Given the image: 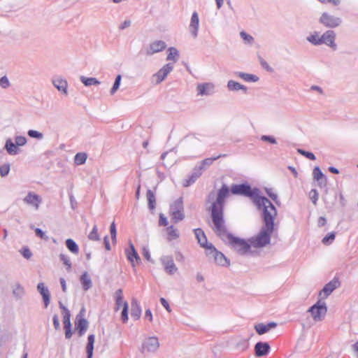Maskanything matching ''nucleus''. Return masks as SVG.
<instances>
[{
    "label": "nucleus",
    "instance_id": "nucleus-1",
    "mask_svg": "<svg viewBox=\"0 0 358 358\" xmlns=\"http://www.w3.org/2000/svg\"><path fill=\"white\" fill-rule=\"evenodd\" d=\"M263 218L264 224L259 233L249 239L253 248H263L269 244L271 236L274 230L273 220L277 216V210L274 206H269L264 210Z\"/></svg>",
    "mask_w": 358,
    "mask_h": 358
},
{
    "label": "nucleus",
    "instance_id": "nucleus-2",
    "mask_svg": "<svg viewBox=\"0 0 358 358\" xmlns=\"http://www.w3.org/2000/svg\"><path fill=\"white\" fill-rule=\"evenodd\" d=\"M222 229H221V230H220L218 227H213V229L215 232L223 241L227 242L238 254L241 255H246L252 252V248H253V246L250 243L249 240L245 241L229 234L226 230L224 224H222Z\"/></svg>",
    "mask_w": 358,
    "mask_h": 358
},
{
    "label": "nucleus",
    "instance_id": "nucleus-3",
    "mask_svg": "<svg viewBox=\"0 0 358 358\" xmlns=\"http://www.w3.org/2000/svg\"><path fill=\"white\" fill-rule=\"evenodd\" d=\"M231 192L234 194H242L250 196L260 210H264L269 206H273L271 201L264 196H261L259 189H251L248 185H238L231 187Z\"/></svg>",
    "mask_w": 358,
    "mask_h": 358
},
{
    "label": "nucleus",
    "instance_id": "nucleus-4",
    "mask_svg": "<svg viewBox=\"0 0 358 358\" xmlns=\"http://www.w3.org/2000/svg\"><path fill=\"white\" fill-rule=\"evenodd\" d=\"M229 188L224 185L219 191L216 201L212 206V219L213 227H218L220 230L222 229V226L224 224L223 219V203L224 199L229 194Z\"/></svg>",
    "mask_w": 358,
    "mask_h": 358
},
{
    "label": "nucleus",
    "instance_id": "nucleus-5",
    "mask_svg": "<svg viewBox=\"0 0 358 358\" xmlns=\"http://www.w3.org/2000/svg\"><path fill=\"white\" fill-rule=\"evenodd\" d=\"M308 312L310 313L315 322H322L324 320L327 313V304L324 301L318 299L317 303L308 309Z\"/></svg>",
    "mask_w": 358,
    "mask_h": 358
},
{
    "label": "nucleus",
    "instance_id": "nucleus-6",
    "mask_svg": "<svg viewBox=\"0 0 358 358\" xmlns=\"http://www.w3.org/2000/svg\"><path fill=\"white\" fill-rule=\"evenodd\" d=\"M169 215L174 223H178L185 218L183 203L181 198L174 201L170 206Z\"/></svg>",
    "mask_w": 358,
    "mask_h": 358
},
{
    "label": "nucleus",
    "instance_id": "nucleus-7",
    "mask_svg": "<svg viewBox=\"0 0 358 358\" xmlns=\"http://www.w3.org/2000/svg\"><path fill=\"white\" fill-rule=\"evenodd\" d=\"M174 66L171 63H167L164 64L161 69H159L151 77V82L154 85H159L162 83L169 76V74L173 71Z\"/></svg>",
    "mask_w": 358,
    "mask_h": 358
},
{
    "label": "nucleus",
    "instance_id": "nucleus-8",
    "mask_svg": "<svg viewBox=\"0 0 358 358\" xmlns=\"http://www.w3.org/2000/svg\"><path fill=\"white\" fill-rule=\"evenodd\" d=\"M160 343L156 336H149L145 338L141 345V352L143 354L155 353L159 348Z\"/></svg>",
    "mask_w": 358,
    "mask_h": 358
},
{
    "label": "nucleus",
    "instance_id": "nucleus-9",
    "mask_svg": "<svg viewBox=\"0 0 358 358\" xmlns=\"http://www.w3.org/2000/svg\"><path fill=\"white\" fill-rule=\"evenodd\" d=\"M320 22L326 27L336 28L342 24V20L339 17L331 15L328 13H323L320 17Z\"/></svg>",
    "mask_w": 358,
    "mask_h": 358
},
{
    "label": "nucleus",
    "instance_id": "nucleus-10",
    "mask_svg": "<svg viewBox=\"0 0 358 358\" xmlns=\"http://www.w3.org/2000/svg\"><path fill=\"white\" fill-rule=\"evenodd\" d=\"M51 82L62 96H67L69 95V83L66 79L62 76H55L52 78Z\"/></svg>",
    "mask_w": 358,
    "mask_h": 358
},
{
    "label": "nucleus",
    "instance_id": "nucleus-11",
    "mask_svg": "<svg viewBox=\"0 0 358 358\" xmlns=\"http://www.w3.org/2000/svg\"><path fill=\"white\" fill-rule=\"evenodd\" d=\"M84 309L80 310V313L77 315L75 322L76 329L77 330L80 337L83 336L85 334L89 325L88 322L84 318Z\"/></svg>",
    "mask_w": 358,
    "mask_h": 358
},
{
    "label": "nucleus",
    "instance_id": "nucleus-12",
    "mask_svg": "<svg viewBox=\"0 0 358 358\" xmlns=\"http://www.w3.org/2000/svg\"><path fill=\"white\" fill-rule=\"evenodd\" d=\"M207 255L213 258L215 262L220 266H227L229 264L225 256L222 253L217 251L211 244L209 245Z\"/></svg>",
    "mask_w": 358,
    "mask_h": 358
},
{
    "label": "nucleus",
    "instance_id": "nucleus-13",
    "mask_svg": "<svg viewBox=\"0 0 358 358\" xmlns=\"http://www.w3.org/2000/svg\"><path fill=\"white\" fill-rule=\"evenodd\" d=\"M200 20L199 14L196 11H194L192 13L189 24L188 26V30L193 38H196L199 34Z\"/></svg>",
    "mask_w": 358,
    "mask_h": 358
},
{
    "label": "nucleus",
    "instance_id": "nucleus-14",
    "mask_svg": "<svg viewBox=\"0 0 358 358\" xmlns=\"http://www.w3.org/2000/svg\"><path fill=\"white\" fill-rule=\"evenodd\" d=\"M166 44L161 40H156L151 42L145 48V54L147 56H152L156 53L160 52L165 50Z\"/></svg>",
    "mask_w": 358,
    "mask_h": 358
},
{
    "label": "nucleus",
    "instance_id": "nucleus-15",
    "mask_svg": "<svg viewBox=\"0 0 358 358\" xmlns=\"http://www.w3.org/2000/svg\"><path fill=\"white\" fill-rule=\"evenodd\" d=\"M339 285L340 283L338 280H333L326 284L319 293V299L324 301Z\"/></svg>",
    "mask_w": 358,
    "mask_h": 358
},
{
    "label": "nucleus",
    "instance_id": "nucleus-16",
    "mask_svg": "<svg viewBox=\"0 0 358 358\" xmlns=\"http://www.w3.org/2000/svg\"><path fill=\"white\" fill-rule=\"evenodd\" d=\"M22 145V136H19L15 138V142L10 138L6 140L5 144V149L9 155H14L18 153L19 147Z\"/></svg>",
    "mask_w": 358,
    "mask_h": 358
},
{
    "label": "nucleus",
    "instance_id": "nucleus-17",
    "mask_svg": "<svg viewBox=\"0 0 358 358\" xmlns=\"http://www.w3.org/2000/svg\"><path fill=\"white\" fill-rule=\"evenodd\" d=\"M24 201L34 210H38L42 203V198L36 193L30 192L24 198Z\"/></svg>",
    "mask_w": 358,
    "mask_h": 358
},
{
    "label": "nucleus",
    "instance_id": "nucleus-18",
    "mask_svg": "<svg viewBox=\"0 0 358 358\" xmlns=\"http://www.w3.org/2000/svg\"><path fill=\"white\" fill-rule=\"evenodd\" d=\"M335 41L336 34L334 31L328 30L321 35V45L324 44L331 48L333 50L337 49V45Z\"/></svg>",
    "mask_w": 358,
    "mask_h": 358
},
{
    "label": "nucleus",
    "instance_id": "nucleus-19",
    "mask_svg": "<svg viewBox=\"0 0 358 358\" xmlns=\"http://www.w3.org/2000/svg\"><path fill=\"white\" fill-rule=\"evenodd\" d=\"M196 90L199 96H210L215 92V85L213 83H199L196 86Z\"/></svg>",
    "mask_w": 358,
    "mask_h": 358
},
{
    "label": "nucleus",
    "instance_id": "nucleus-20",
    "mask_svg": "<svg viewBox=\"0 0 358 358\" xmlns=\"http://www.w3.org/2000/svg\"><path fill=\"white\" fill-rule=\"evenodd\" d=\"M160 260L167 273L173 275L178 271V268L171 256H163L161 257Z\"/></svg>",
    "mask_w": 358,
    "mask_h": 358
},
{
    "label": "nucleus",
    "instance_id": "nucleus-21",
    "mask_svg": "<svg viewBox=\"0 0 358 358\" xmlns=\"http://www.w3.org/2000/svg\"><path fill=\"white\" fill-rule=\"evenodd\" d=\"M125 253L127 259L131 263L133 268H134L136 264L141 262L140 257L131 243H129V248L125 250Z\"/></svg>",
    "mask_w": 358,
    "mask_h": 358
},
{
    "label": "nucleus",
    "instance_id": "nucleus-22",
    "mask_svg": "<svg viewBox=\"0 0 358 358\" xmlns=\"http://www.w3.org/2000/svg\"><path fill=\"white\" fill-rule=\"evenodd\" d=\"M71 315L67 308H64V314L63 316L64 328L65 329V337L67 339L71 338L72 336L71 323L70 320Z\"/></svg>",
    "mask_w": 358,
    "mask_h": 358
},
{
    "label": "nucleus",
    "instance_id": "nucleus-23",
    "mask_svg": "<svg viewBox=\"0 0 358 358\" xmlns=\"http://www.w3.org/2000/svg\"><path fill=\"white\" fill-rule=\"evenodd\" d=\"M165 234L166 240L169 242L177 240L180 237L178 229L173 225H170L165 229Z\"/></svg>",
    "mask_w": 358,
    "mask_h": 358
},
{
    "label": "nucleus",
    "instance_id": "nucleus-24",
    "mask_svg": "<svg viewBox=\"0 0 358 358\" xmlns=\"http://www.w3.org/2000/svg\"><path fill=\"white\" fill-rule=\"evenodd\" d=\"M313 176V179L317 182L319 187H322L327 185V178L318 166L314 168Z\"/></svg>",
    "mask_w": 358,
    "mask_h": 358
},
{
    "label": "nucleus",
    "instance_id": "nucleus-25",
    "mask_svg": "<svg viewBox=\"0 0 358 358\" xmlns=\"http://www.w3.org/2000/svg\"><path fill=\"white\" fill-rule=\"evenodd\" d=\"M37 289L42 295L45 307L47 308L50 300V294L48 289L45 286L43 282H39L37 285Z\"/></svg>",
    "mask_w": 358,
    "mask_h": 358
},
{
    "label": "nucleus",
    "instance_id": "nucleus-26",
    "mask_svg": "<svg viewBox=\"0 0 358 358\" xmlns=\"http://www.w3.org/2000/svg\"><path fill=\"white\" fill-rule=\"evenodd\" d=\"M255 354L257 357L266 355L270 350V346L267 343H257L255 346Z\"/></svg>",
    "mask_w": 358,
    "mask_h": 358
},
{
    "label": "nucleus",
    "instance_id": "nucleus-27",
    "mask_svg": "<svg viewBox=\"0 0 358 358\" xmlns=\"http://www.w3.org/2000/svg\"><path fill=\"white\" fill-rule=\"evenodd\" d=\"M227 89L231 92L243 91L244 93L247 92L248 88L241 83L236 82L233 80H230L227 82Z\"/></svg>",
    "mask_w": 358,
    "mask_h": 358
},
{
    "label": "nucleus",
    "instance_id": "nucleus-28",
    "mask_svg": "<svg viewBox=\"0 0 358 358\" xmlns=\"http://www.w3.org/2000/svg\"><path fill=\"white\" fill-rule=\"evenodd\" d=\"M194 234L200 245L205 248L208 251L209 245H208L207 238L203 231L201 229H194Z\"/></svg>",
    "mask_w": 358,
    "mask_h": 358
},
{
    "label": "nucleus",
    "instance_id": "nucleus-29",
    "mask_svg": "<svg viewBox=\"0 0 358 358\" xmlns=\"http://www.w3.org/2000/svg\"><path fill=\"white\" fill-rule=\"evenodd\" d=\"M168 55L166 57V60L173 64L174 66V64L176 63L179 59V51L174 47H171L168 49Z\"/></svg>",
    "mask_w": 358,
    "mask_h": 358
},
{
    "label": "nucleus",
    "instance_id": "nucleus-30",
    "mask_svg": "<svg viewBox=\"0 0 358 358\" xmlns=\"http://www.w3.org/2000/svg\"><path fill=\"white\" fill-rule=\"evenodd\" d=\"M82 287L85 291L88 290L92 287L91 278L87 272H84L80 278Z\"/></svg>",
    "mask_w": 358,
    "mask_h": 358
},
{
    "label": "nucleus",
    "instance_id": "nucleus-31",
    "mask_svg": "<svg viewBox=\"0 0 358 358\" xmlns=\"http://www.w3.org/2000/svg\"><path fill=\"white\" fill-rule=\"evenodd\" d=\"M220 156H217L214 158H207L204 160H202L196 166V169L197 171H201V174L202 173V171L205 170L206 168L210 166L213 162L216 160L217 159L220 158Z\"/></svg>",
    "mask_w": 358,
    "mask_h": 358
},
{
    "label": "nucleus",
    "instance_id": "nucleus-32",
    "mask_svg": "<svg viewBox=\"0 0 358 358\" xmlns=\"http://www.w3.org/2000/svg\"><path fill=\"white\" fill-rule=\"evenodd\" d=\"M94 340H95V336L94 334H90L88 336L87 343L86 345V352L87 354V358L92 357Z\"/></svg>",
    "mask_w": 358,
    "mask_h": 358
},
{
    "label": "nucleus",
    "instance_id": "nucleus-33",
    "mask_svg": "<svg viewBox=\"0 0 358 358\" xmlns=\"http://www.w3.org/2000/svg\"><path fill=\"white\" fill-rule=\"evenodd\" d=\"M236 76L238 78L243 79V80L246 82H252V83H256L259 80V78L253 74H250L247 73L243 72H237L236 73Z\"/></svg>",
    "mask_w": 358,
    "mask_h": 358
},
{
    "label": "nucleus",
    "instance_id": "nucleus-34",
    "mask_svg": "<svg viewBox=\"0 0 358 358\" xmlns=\"http://www.w3.org/2000/svg\"><path fill=\"white\" fill-rule=\"evenodd\" d=\"M306 40L314 45H321V35L317 31H314L308 35L306 37Z\"/></svg>",
    "mask_w": 358,
    "mask_h": 358
},
{
    "label": "nucleus",
    "instance_id": "nucleus-35",
    "mask_svg": "<svg viewBox=\"0 0 358 358\" xmlns=\"http://www.w3.org/2000/svg\"><path fill=\"white\" fill-rule=\"evenodd\" d=\"M131 315L135 320H138L141 317V308L136 301H133L131 303Z\"/></svg>",
    "mask_w": 358,
    "mask_h": 358
},
{
    "label": "nucleus",
    "instance_id": "nucleus-36",
    "mask_svg": "<svg viewBox=\"0 0 358 358\" xmlns=\"http://www.w3.org/2000/svg\"><path fill=\"white\" fill-rule=\"evenodd\" d=\"M66 246L69 250L74 255H77L79 252V248L76 243L71 238H68L66 241Z\"/></svg>",
    "mask_w": 358,
    "mask_h": 358
},
{
    "label": "nucleus",
    "instance_id": "nucleus-37",
    "mask_svg": "<svg viewBox=\"0 0 358 358\" xmlns=\"http://www.w3.org/2000/svg\"><path fill=\"white\" fill-rule=\"evenodd\" d=\"M80 80L85 86L96 85L100 84V82L95 78H86L85 76H81Z\"/></svg>",
    "mask_w": 358,
    "mask_h": 358
},
{
    "label": "nucleus",
    "instance_id": "nucleus-38",
    "mask_svg": "<svg viewBox=\"0 0 358 358\" xmlns=\"http://www.w3.org/2000/svg\"><path fill=\"white\" fill-rule=\"evenodd\" d=\"M201 176V171H197L196 170L192 174V176L186 180H185L183 185L185 187H188L191 184L194 183L195 180L199 178Z\"/></svg>",
    "mask_w": 358,
    "mask_h": 358
},
{
    "label": "nucleus",
    "instance_id": "nucleus-39",
    "mask_svg": "<svg viewBox=\"0 0 358 358\" xmlns=\"http://www.w3.org/2000/svg\"><path fill=\"white\" fill-rule=\"evenodd\" d=\"M87 155L85 152H78L74 157V162L76 165H81L85 163L87 160Z\"/></svg>",
    "mask_w": 358,
    "mask_h": 358
},
{
    "label": "nucleus",
    "instance_id": "nucleus-40",
    "mask_svg": "<svg viewBox=\"0 0 358 358\" xmlns=\"http://www.w3.org/2000/svg\"><path fill=\"white\" fill-rule=\"evenodd\" d=\"M147 199L150 209L153 210L155 207V196L152 191L150 189L148 190L147 192Z\"/></svg>",
    "mask_w": 358,
    "mask_h": 358
},
{
    "label": "nucleus",
    "instance_id": "nucleus-41",
    "mask_svg": "<svg viewBox=\"0 0 358 358\" xmlns=\"http://www.w3.org/2000/svg\"><path fill=\"white\" fill-rule=\"evenodd\" d=\"M122 80L121 75H117L115 78V80L112 88L110 90V95H113L119 89Z\"/></svg>",
    "mask_w": 358,
    "mask_h": 358
},
{
    "label": "nucleus",
    "instance_id": "nucleus-42",
    "mask_svg": "<svg viewBox=\"0 0 358 358\" xmlns=\"http://www.w3.org/2000/svg\"><path fill=\"white\" fill-rule=\"evenodd\" d=\"M88 238L91 241H99L100 237L98 234V228L96 225H94L91 232L88 235Z\"/></svg>",
    "mask_w": 358,
    "mask_h": 358
},
{
    "label": "nucleus",
    "instance_id": "nucleus-43",
    "mask_svg": "<svg viewBox=\"0 0 358 358\" xmlns=\"http://www.w3.org/2000/svg\"><path fill=\"white\" fill-rule=\"evenodd\" d=\"M255 329L256 331L257 332V334L259 335L266 334V332H268L269 331L267 327V325L264 324L263 323H259V324H256L255 326Z\"/></svg>",
    "mask_w": 358,
    "mask_h": 358
},
{
    "label": "nucleus",
    "instance_id": "nucleus-44",
    "mask_svg": "<svg viewBox=\"0 0 358 358\" xmlns=\"http://www.w3.org/2000/svg\"><path fill=\"white\" fill-rule=\"evenodd\" d=\"M59 259L63 262V264L66 266V270L68 271H71V262L70 258L64 254H60Z\"/></svg>",
    "mask_w": 358,
    "mask_h": 358
},
{
    "label": "nucleus",
    "instance_id": "nucleus-45",
    "mask_svg": "<svg viewBox=\"0 0 358 358\" xmlns=\"http://www.w3.org/2000/svg\"><path fill=\"white\" fill-rule=\"evenodd\" d=\"M27 134L29 137L38 140H41L43 138V134L41 132L36 130H29Z\"/></svg>",
    "mask_w": 358,
    "mask_h": 358
},
{
    "label": "nucleus",
    "instance_id": "nucleus-46",
    "mask_svg": "<svg viewBox=\"0 0 358 358\" xmlns=\"http://www.w3.org/2000/svg\"><path fill=\"white\" fill-rule=\"evenodd\" d=\"M335 239V234L331 232L327 236L324 237L322 240V243L324 245H330Z\"/></svg>",
    "mask_w": 358,
    "mask_h": 358
},
{
    "label": "nucleus",
    "instance_id": "nucleus-47",
    "mask_svg": "<svg viewBox=\"0 0 358 358\" xmlns=\"http://www.w3.org/2000/svg\"><path fill=\"white\" fill-rule=\"evenodd\" d=\"M266 192L268 195V196L275 202V203L278 204L279 201L278 198V194L274 192L273 189L271 188H266Z\"/></svg>",
    "mask_w": 358,
    "mask_h": 358
},
{
    "label": "nucleus",
    "instance_id": "nucleus-48",
    "mask_svg": "<svg viewBox=\"0 0 358 358\" xmlns=\"http://www.w3.org/2000/svg\"><path fill=\"white\" fill-rule=\"evenodd\" d=\"M128 309L129 305L128 303H124V307L122 308L121 319L123 322L126 323L128 321Z\"/></svg>",
    "mask_w": 358,
    "mask_h": 358
},
{
    "label": "nucleus",
    "instance_id": "nucleus-49",
    "mask_svg": "<svg viewBox=\"0 0 358 358\" xmlns=\"http://www.w3.org/2000/svg\"><path fill=\"white\" fill-rule=\"evenodd\" d=\"M260 140L264 142H268L271 144H277V140L272 136L263 135L260 137Z\"/></svg>",
    "mask_w": 358,
    "mask_h": 358
},
{
    "label": "nucleus",
    "instance_id": "nucleus-50",
    "mask_svg": "<svg viewBox=\"0 0 358 358\" xmlns=\"http://www.w3.org/2000/svg\"><path fill=\"white\" fill-rule=\"evenodd\" d=\"M309 197L314 205L317 204L318 200V192L316 189H312L309 192Z\"/></svg>",
    "mask_w": 358,
    "mask_h": 358
},
{
    "label": "nucleus",
    "instance_id": "nucleus-51",
    "mask_svg": "<svg viewBox=\"0 0 358 358\" xmlns=\"http://www.w3.org/2000/svg\"><path fill=\"white\" fill-rule=\"evenodd\" d=\"M10 171V165L9 164H3L0 166V175L1 177L6 176Z\"/></svg>",
    "mask_w": 358,
    "mask_h": 358
},
{
    "label": "nucleus",
    "instance_id": "nucleus-52",
    "mask_svg": "<svg viewBox=\"0 0 358 358\" xmlns=\"http://www.w3.org/2000/svg\"><path fill=\"white\" fill-rule=\"evenodd\" d=\"M240 36L243 38V40L248 43H252L253 41L252 36L244 31H241L240 33Z\"/></svg>",
    "mask_w": 358,
    "mask_h": 358
},
{
    "label": "nucleus",
    "instance_id": "nucleus-53",
    "mask_svg": "<svg viewBox=\"0 0 358 358\" xmlns=\"http://www.w3.org/2000/svg\"><path fill=\"white\" fill-rule=\"evenodd\" d=\"M298 152L301 154L302 155L305 156L306 157H307L308 159H309L310 160L315 159V156L313 152H307V151H305L303 150H300V149L298 150Z\"/></svg>",
    "mask_w": 358,
    "mask_h": 358
},
{
    "label": "nucleus",
    "instance_id": "nucleus-54",
    "mask_svg": "<svg viewBox=\"0 0 358 358\" xmlns=\"http://www.w3.org/2000/svg\"><path fill=\"white\" fill-rule=\"evenodd\" d=\"M9 85H10V82L6 76H4L0 78V86L2 88L6 89L9 87Z\"/></svg>",
    "mask_w": 358,
    "mask_h": 358
},
{
    "label": "nucleus",
    "instance_id": "nucleus-55",
    "mask_svg": "<svg viewBox=\"0 0 358 358\" xmlns=\"http://www.w3.org/2000/svg\"><path fill=\"white\" fill-rule=\"evenodd\" d=\"M142 254H143V257L148 262H153V260H152V259L151 258V256H150V253L149 249L147 247H143V248Z\"/></svg>",
    "mask_w": 358,
    "mask_h": 358
},
{
    "label": "nucleus",
    "instance_id": "nucleus-56",
    "mask_svg": "<svg viewBox=\"0 0 358 358\" xmlns=\"http://www.w3.org/2000/svg\"><path fill=\"white\" fill-rule=\"evenodd\" d=\"M131 25V21L130 20H125L120 24L118 28L120 30H124L129 28Z\"/></svg>",
    "mask_w": 358,
    "mask_h": 358
},
{
    "label": "nucleus",
    "instance_id": "nucleus-57",
    "mask_svg": "<svg viewBox=\"0 0 358 358\" xmlns=\"http://www.w3.org/2000/svg\"><path fill=\"white\" fill-rule=\"evenodd\" d=\"M110 233L111 238L113 239V241H115L117 231H116V227H115V224L114 222H113L110 224Z\"/></svg>",
    "mask_w": 358,
    "mask_h": 358
},
{
    "label": "nucleus",
    "instance_id": "nucleus-58",
    "mask_svg": "<svg viewBox=\"0 0 358 358\" xmlns=\"http://www.w3.org/2000/svg\"><path fill=\"white\" fill-rule=\"evenodd\" d=\"M159 224L164 227L168 225L167 218L163 214L159 215Z\"/></svg>",
    "mask_w": 358,
    "mask_h": 358
},
{
    "label": "nucleus",
    "instance_id": "nucleus-59",
    "mask_svg": "<svg viewBox=\"0 0 358 358\" xmlns=\"http://www.w3.org/2000/svg\"><path fill=\"white\" fill-rule=\"evenodd\" d=\"M52 321H53V324H54L55 329H57V330L59 329L60 324H59L58 316L57 315H55L53 316Z\"/></svg>",
    "mask_w": 358,
    "mask_h": 358
},
{
    "label": "nucleus",
    "instance_id": "nucleus-60",
    "mask_svg": "<svg viewBox=\"0 0 358 358\" xmlns=\"http://www.w3.org/2000/svg\"><path fill=\"white\" fill-rule=\"evenodd\" d=\"M160 302H161L162 305L166 308V310L168 312H171V310L170 308V306H169V303L167 302V301L165 299L161 298L160 299Z\"/></svg>",
    "mask_w": 358,
    "mask_h": 358
},
{
    "label": "nucleus",
    "instance_id": "nucleus-61",
    "mask_svg": "<svg viewBox=\"0 0 358 358\" xmlns=\"http://www.w3.org/2000/svg\"><path fill=\"white\" fill-rule=\"evenodd\" d=\"M13 293L17 298H20L21 287L20 285H17V287L13 289Z\"/></svg>",
    "mask_w": 358,
    "mask_h": 358
},
{
    "label": "nucleus",
    "instance_id": "nucleus-62",
    "mask_svg": "<svg viewBox=\"0 0 358 358\" xmlns=\"http://www.w3.org/2000/svg\"><path fill=\"white\" fill-rule=\"evenodd\" d=\"M35 232H36V236H39L40 238L45 239V240L47 239V236H45V233L40 229H38V228L36 229Z\"/></svg>",
    "mask_w": 358,
    "mask_h": 358
},
{
    "label": "nucleus",
    "instance_id": "nucleus-63",
    "mask_svg": "<svg viewBox=\"0 0 358 358\" xmlns=\"http://www.w3.org/2000/svg\"><path fill=\"white\" fill-rule=\"evenodd\" d=\"M32 253L30 251V250L27 248H24V257L27 259H30Z\"/></svg>",
    "mask_w": 358,
    "mask_h": 358
},
{
    "label": "nucleus",
    "instance_id": "nucleus-64",
    "mask_svg": "<svg viewBox=\"0 0 358 358\" xmlns=\"http://www.w3.org/2000/svg\"><path fill=\"white\" fill-rule=\"evenodd\" d=\"M123 299L122 290L120 289H117L115 292V299H118L120 301L121 299Z\"/></svg>",
    "mask_w": 358,
    "mask_h": 358
}]
</instances>
